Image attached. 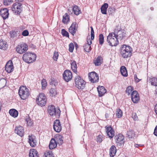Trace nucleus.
Wrapping results in <instances>:
<instances>
[{
    "label": "nucleus",
    "instance_id": "obj_10",
    "mask_svg": "<svg viewBox=\"0 0 157 157\" xmlns=\"http://www.w3.org/2000/svg\"><path fill=\"white\" fill-rule=\"evenodd\" d=\"M28 46L25 43H22L18 45L16 48V51L20 54L25 52L28 50Z\"/></svg>",
    "mask_w": 157,
    "mask_h": 157
},
{
    "label": "nucleus",
    "instance_id": "obj_23",
    "mask_svg": "<svg viewBox=\"0 0 157 157\" xmlns=\"http://www.w3.org/2000/svg\"><path fill=\"white\" fill-rule=\"evenodd\" d=\"M57 144L56 142L55 139L54 138H52L50 142L49 147L50 149H53L57 146Z\"/></svg>",
    "mask_w": 157,
    "mask_h": 157
},
{
    "label": "nucleus",
    "instance_id": "obj_35",
    "mask_svg": "<svg viewBox=\"0 0 157 157\" xmlns=\"http://www.w3.org/2000/svg\"><path fill=\"white\" fill-rule=\"evenodd\" d=\"M84 50L86 52H89L91 50V48L90 45L86 43L83 46Z\"/></svg>",
    "mask_w": 157,
    "mask_h": 157
},
{
    "label": "nucleus",
    "instance_id": "obj_46",
    "mask_svg": "<svg viewBox=\"0 0 157 157\" xmlns=\"http://www.w3.org/2000/svg\"><path fill=\"white\" fill-rule=\"evenodd\" d=\"M114 133L115 131L113 129V128H112V129L109 132V135H108L109 136V137L110 138V139H111L113 138V137L114 136Z\"/></svg>",
    "mask_w": 157,
    "mask_h": 157
},
{
    "label": "nucleus",
    "instance_id": "obj_13",
    "mask_svg": "<svg viewBox=\"0 0 157 157\" xmlns=\"http://www.w3.org/2000/svg\"><path fill=\"white\" fill-rule=\"evenodd\" d=\"M124 136L121 133L116 134L114 137L116 142L121 145L124 143Z\"/></svg>",
    "mask_w": 157,
    "mask_h": 157
},
{
    "label": "nucleus",
    "instance_id": "obj_36",
    "mask_svg": "<svg viewBox=\"0 0 157 157\" xmlns=\"http://www.w3.org/2000/svg\"><path fill=\"white\" fill-rule=\"evenodd\" d=\"M6 80L4 78L0 79V89L4 87L6 84Z\"/></svg>",
    "mask_w": 157,
    "mask_h": 157
},
{
    "label": "nucleus",
    "instance_id": "obj_40",
    "mask_svg": "<svg viewBox=\"0 0 157 157\" xmlns=\"http://www.w3.org/2000/svg\"><path fill=\"white\" fill-rule=\"evenodd\" d=\"M99 43L100 45H102L103 44L104 42V37L102 34H100L99 35Z\"/></svg>",
    "mask_w": 157,
    "mask_h": 157
},
{
    "label": "nucleus",
    "instance_id": "obj_16",
    "mask_svg": "<svg viewBox=\"0 0 157 157\" xmlns=\"http://www.w3.org/2000/svg\"><path fill=\"white\" fill-rule=\"evenodd\" d=\"M5 68L6 71L8 73H10L13 71L14 67L11 60H10L7 62Z\"/></svg>",
    "mask_w": 157,
    "mask_h": 157
},
{
    "label": "nucleus",
    "instance_id": "obj_14",
    "mask_svg": "<svg viewBox=\"0 0 157 157\" xmlns=\"http://www.w3.org/2000/svg\"><path fill=\"white\" fill-rule=\"evenodd\" d=\"M131 98L134 103H137L140 99V97L138 92L136 90L133 91L131 94Z\"/></svg>",
    "mask_w": 157,
    "mask_h": 157
},
{
    "label": "nucleus",
    "instance_id": "obj_53",
    "mask_svg": "<svg viewBox=\"0 0 157 157\" xmlns=\"http://www.w3.org/2000/svg\"><path fill=\"white\" fill-rule=\"evenodd\" d=\"M13 2V0H4V4L6 6L11 4Z\"/></svg>",
    "mask_w": 157,
    "mask_h": 157
},
{
    "label": "nucleus",
    "instance_id": "obj_64",
    "mask_svg": "<svg viewBox=\"0 0 157 157\" xmlns=\"http://www.w3.org/2000/svg\"><path fill=\"white\" fill-rule=\"evenodd\" d=\"M23 1V0H15V1L16 2H22Z\"/></svg>",
    "mask_w": 157,
    "mask_h": 157
},
{
    "label": "nucleus",
    "instance_id": "obj_2",
    "mask_svg": "<svg viewBox=\"0 0 157 157\" xmlns=\"http://www.w3.org/2000/svg\"><path fill=\"white\" fill-rule=\"evenodd\" d=\"M19 95L20 98L22 100L27 99L30 95L29 89L26 86H21L18 90Z\"/></svg>",
    "mask_w": 157,
    "mask_h": 157
},
{
    "label": "nucleus",
    "instance_id": "obj_8",
    "mask_svg": "<svg viewBox=\"0 0 157 157\" xmlns=\"http://www.w3.org/2000/svg\"><path fill=\"white\" fill-rule=\"evenodd\" d=\"M113 33L114 36H115V38L117 37L118 39L121 40H122L126 37L125 31L124 29H121V28L119 29H115Z\"/></svg>",
    "mask_w": 157,
    "mask_h": 157
},
{
    "label": "nucleus",
    "instance_id": "obj_52",
    "mask_svg": "<svg viewBox=\"0 0 157 157\" xmlns=\"http://www.w3.org/2000/svg\"><path fill=\"white\" fill-rule=\"evenodd\" d=\"M108 12L110 14H112L115 12V9L113 7H109L108 9Z\"/></svg>",
    "mask_w": 157,
    "mask_h": 157
},
{
    "label": "nucleus",
    "instance_id": "obj_44",
    "mask_svg": "<svg viewBox=\"0 0 157 157\" xmlns=\"http://www.w3.org/2000/svg\"><path fill=\"white\" fill-rule=\"evenodd\" d=\"M61 33L63 36H66L68 38L69 37V33L67 32L65 29H63L61 30Z\"/></svg>",
    "mask_w": 157,
    "mask_h": 157
},
{
    "label": "nucleus",
    "instance_id": "obj_56",
    "mask_svg": "<svg viewBox=\"0 0 157 157\" xmlns=\"http://www.w3.org/2000/svg\"><path fill=\"white\" fill-rule=\"evenodd\" d=\"M29 35V32L28 30H25L22 33V35L23 36H27Z\"/></svg>",
    "mask_w": 157,
    "mask_h": 157
},
{
    "label": "nucleus",
    "instance_id": "obj_47",
    "mask_svg": "<svg viewBox=\"0 0 157 157\" xmlns=\"http://www.w3.org/2000/svg\"><path fill=\"white\" fill-rule=\"evenodd\" d=\"M10 33L11 37L12 38H14L15 37H16L17 36V34L20 33V32L13 31L11 32Z\"/></svg>",
    "mask_w": 157,
    "mask_h": 157
},
{
    "label": "nucleus",
    "instance_id": "obj_62",
    "mask_svg": "<svg viewBox=\"0 0 157 157\" xmlns=\"http://www.w3.org/2000/svg\"><path fill=\"white\" fill-rule=\"evenodd\" d=\"M19 29L22 31L25 29V27L24 25H21L19 27Z\"/></svg>",
    "mask_w": 157,
    "mask_h": 157
},
{
    "label": "nucleus",
    "instance_id": "obj_29",
    "mask_svg": "<svg viewBox=\"0 0 157 157\" xmlns=\"http://www.w3.org/2000/svg\"><path fill=\"white\" fill-rule=\"evenodd\" d=\"M71 67L72 70L75 72H77V65L76 63V62L74 60H71Z\"/></svg>",
    "mask_w": 157,
    "mask_h": 157
},
{
    "label": "nucleus",
    "instance_id": "obj_22",
    "mask_svg": "<svg viewBox=\"0 0 157 157\" xmlns=\"http://www.w3.org/2000/svg\"><path fill=\"white\" fill-rule=\"evenodd\" d=\"M63 138L62 135L58 134H56L55 136V140L57 144L59 145H62L63 143V140L62 139Z\"/></svg>",
    "mask_w": 157,
    "mask_h": 157
},
{
    "label": "nucleus",
    "instance_id": "obj_37",
    "mask_svg": "<svg viewBox=\"0 0 157 157\" xmlns=\"http://www.w3.org/2000/svg\"><path fill=\"white\" fill-rule=\"evenodd\" d=\"M26 117V118H25V120L27 122V125L29 126H32L33 124V121L31 120L29 116Z\"/></svg>",
    "mask_w": 157,
    "mask_h": 157
},
{
    "label": "nucleus",
    "instance_id": "obj_11",
    "mask_svg": "<svg viewBox=\"0 0 157 157\" xmlns=\"http://www.w3.org/2000/svg\"><path fill=\"white\" fill-rule=\"evenodd\" d=\"M89 79L93 83H96L99 80V77L98 74L95 72H92L88 74Z\"/></svg>",
    "mask_w": 157,
    "mask_h": 157
},
{
    "label": "nucleus",
    "instance_id": "obj_33",
    "mask_svg": "<svg viewBox=\"0 0 157 157\" xmlns=\"http://www.w3.org/2000/svg\"><path fill=\"white\" fill-rule=\"evenodd\" d=\"M72 11L74 12V13L76 15H78L81 13V10L79 9V8L77 6H73L72 8Z\"/></svg>",
    "mask_w": 157,
    "mask_h": 157
},
{
    "label": "nucleus",
    "instance_id": "obj_34",
    "mask_svg": "<svg viewBox=\"0 0 157 157\" xmlns=\"http://www.w3.org/2000/svg\"><path fill=\"white\" fill-rule=\"evenodd\" d=\"M102 59V57L101 56H98L97 57L95 60H94V63L96 66H100L101 63V60Z\"/></svg>",
    "mask_w": 157,
    "mask_h": 157
},
{
    "label": "nucleus",
    "instance_id": "obj_54",
    "mask_svg": "<svg viewBox=\"0 0 157 157\" xmlns=\"http://www.w3.org/2000/svg\"><path fill=\"white\" fill-rule=\"evenodd\" d=\"M58 56L59 55L58 52L55 51L54 52V55L53 56V58L55 61H57L58 57Z\"/></svg>",
    "mask_w": 157,
    "mask_h": 157
},
{
    "label": "nucleus",
    "instance_id": "obj_5",
    "mask_svg": "<svg viewBox=\"0 0 157 157\" xmlns=\"http://www.w3.org/2000/svg\"><path fill=\"white\" fill-rule=\"evenodd\" d=\"M47 99L45 94L43 93L39 94L36 98V102L37 104L41 106H45L46 105Z\"/></svg>",
    "mask_w": 157,
    "mask_h": 157
},
{
    "label": "nucleus",
    "instance_id": "obj_58",
    "mask_svg": "<svg viewBox=\"0 0 157 157\" xmlns=\"http://www.w3.org/2000/svg\"><path fill=\"white\" fill-rule=\"evenodd\" d=\"M134 79L135 82L136 83L138 82L141 80L138 78L136 74L134 76Z\"/></svg>",
    "mask_w": 157,
    "mask_h": 157
},
{
    "label": "nucleus",
    "instance_id": "obj_51",
    "mask_svg": "<svg viewBox=\"0 0 157 157\" xmlns=\"http://www.w3.org/2000/svg\"><path fill=\"white\" fill-rule=\"evenodd\" d=\"M91 28V40H93L94 38V29L92 26L90 27Z\"/></svg>",
    "mask_w": 157,
    "mask_h": 157
},
{
    "label": "nucleus",
    "instance_id": "obj_24",
    "mask_svg": "<svg viewBox=\"0 0 157 157\" xmlns=\"http://www.w3.org/2000/svg\"><path fill=\"white\" fill-rule=\"evenodd\" d=\"M127 137L128 138H133L135 136V132L132 130H129L126 133Z\"/></svg>",
    "mask_w": 157,
    "mask_h": 157
},
{
    "label": "nucleus",
    "instance_id": "obj_45",
    "mask_svg": "<svg viewBox=\"0 0 157 157\" xmlns=\"http://www.w3.org/2000/svg\"><path fill=\"white\" fill-rule=\"evenodd\" d=\"M41 84L42 85V89H44L47 86V82L45 79H43L41 82Z\"/></svg>",
    "mask_w": 157,
    "mask_h": 157
},
{
    "label": "nucleus",
    "instance_id": "obj_28",
    "mask_svg": "<svg viewBox=\"0 0 157 157\" xmlns=\"http://www.w3.org/2000/svg\"><path fill=\"white\" fill-rule=\"evenodd\" d=\"M120 71L122 75L124 77L128 76V73L126 67L124 66H122L120 68Z\"/></svg>",
    "mask_w": 157,
    "mask_h": 157
},
{
    "label": "nucleus",
    "instance_id": "obj_25",
    "mask_svg": "<svg viewBox=\"0 0 157 157\" xmlns=\"http://www.w3.org/2000/svg\"><path fill=\"white\" fill-rule=\"evenodd\" d=\"M108 3H105L101 6V10L102 14H107V9L108 7Z\"/></svg>",
    "mask_w": 157,
    "mask_h": 157
},
{
    "label": "nucleus",
    "instance_id": "obj_17",
    "mask_svg": "<svg viewBox=\"0 0 157 157\" xmlns=\"http://www.w3.org/2000/svg\"><path fill=\"white\" fill-rule=\"evenodd\" d=\"M78 24L75 22H73L69 29V32L73 36H74L75 33L77 30V28Z\"/></svg>",
    "mask_w": 157,
    "mask_h": 157
},
{
    "label": "nucleus",
    "instance_id": "obj_18",
    "mask_svg": "<svg viewBox=\"0 0 157 157\" xmlns=\"http://www.w3.org/2000/svg\"><path fill=\"white\" fill-rule=\"evenodd\" d=\"M15 132L21 137H22L24 134V128L21 126L16 127L15 130Z\"/></svg>",
    "mask_w": 157,
    "mask_h": 157
},
{
    "label": "nucleus",
    "instance_id": "obj_26",
    "mask_svg": "<svg viewBox=\"0 0 157 157\" xmlns=\"http://www.w3.org/2000/svg\"><path fill=\"white\" fill-rule=\"evenodd\" d=\"M116 148L114 145H112L109 150V155L111 157H113L115 155L116 152Z\"/></svg>",
    "mask_w": 157,
    "mask_h": 157
},
{
    "label": "nucleus",
    "instance_id": "obj_1",
    "mask_svg": "<svg viewBox=\"0 0 157 157\" xmlns=\"http://www.w3.org/2000/svg\"><path fill=\"white\" fill-rule=\"evenodd\" d=\"M132 48L128 45L123 44L121 48L120 54L124 58L130 57L132 55Z\"/></svg>",
    "mask_w": 157,
    "mask_h": 157
},
{
    "label": "nucleus",
    "instance_id": "obj_39",
    "mask_svg": "<svg viewBox=\"0 0 157 157\" xmlns=\"http://www.w3.org/2000/svg\"><path fill=\"white\" fill-rule=\"evenodd\" d=\"M45 157H54L52 151L50 150L46 151L44 153Z\"/></svg>",
    "mask_w": 157,
    "mask_h": 157
},
{
    "label": "nucleus",
    "instance_id": "obj_31",
    "mask_svg": "<svg viewBox=\"0 0 157 157\" xmlns=\"http://www.w3.org/2000/svg\"><path fill=\"white\" fill-rule=\"evenodd\" d=\"M8 45L5 41L0 40V48L6 50L8 47Z\"/></svg>",
    "mask_w": 157,
    "mask_h": 157
},
{
    "label": "nucleus",
    "instance_id": "obj_38",
    "mask_svg": "<svg viewBox=\"0 0 157 157\" xmlns=\"http://www.w3.org/2000/svg\"><path fill=\"white\" fill-rule=\"evenodd\" d=\"M149 80L151 82L152 85L157 86V78L155 77H153L151 78H149Z\"/></svg>",
    "mask_w": 157,
    "mask_h": 157
},
{
    "label": "nucleus",
    "instance_id": "obj_42",
    "mask_svg": "<svg viewBox=\"0 0 157 157\" xmlns=\"http://www.w3.org/2000/svg\"><path fill=\"white\" fill-rule=\"evenodd\" d=\"M116 113V115L118 118H120L122 116V111L119 108L117 109Z\"/></svg>",
    "mask_w": 157,
    "mask_h": 157
},
{
    "label": "nucleus",
    "instance_id": "obj_61",
    "mask_svg": "<svg viewBox=\"0 0 157 157\" xmlns=\"http://www.w3.org/2000/svg\"><path fill=\"white\" fill-rule=\"evenodd\" d=\"M29 47L33 49H35L36 48V46L32 44H30L29 45Z\"/></svg>",
    "mask_w": 157,
    "mask_h": 157
},
{
    "label": "nucleus",
    "instance_id": "obj_63",
    "mask_svg": "<svg viewBox=\"0 0 157 157\" xmlns=\"http://www.w3.org/2000/svg\"><path fill=\"white\" fill-rule=\"evenodd\" d=\"M109 114L107 113H106L105 114V117L106 118H109Z\"/></svg>",
    "mask_w": 157,
    "mask_h": 157
},
{
    "label": "nucleus",
    "instance_id": "obj_59",
    "mask_svg": "<svg viewBox=\"0 0 157 157\" xmlns=\"http://www.w3.org/2000/svg\"><path fill=\"white\" fill-rule=\"evenodd\" d=\"M88 36L87 37V43H86L91 45V44H92V41L90 39V37H89V38H88Z\"/></svg>",
    "mask_w": 157,
    "mask_h": 157
},
{
    "label": "nucleus",
    "instance_id": "obj_32",
    "mask_svg": "<svg viewBox=\"0 0 157 157\" xmlns=\"http://www.w3.org/2000/svg\"><path fill=\"white\" fill-rule=\"evenodd\" d=\"M29 157H38V153L35 149L31 150L29 153Z\"/></svg>",
    "mask_w": 157,
    "mask_h": 157
},
{
    "label": "nucleus",
    "instance_id": "obj_9",
    "mask_svg": "<svg viewBox=\"0 0 157 157\" xmlns=\"http://www.w3.org/2000/svg\"><path fill=\"white\" fill-rule=\"evenodd\" d=\"M22 6L21 4L16 2L11 7V9L13 11H15V13L17 14H20L22 10Z\"/></svg>",
    "mask_w": 157,
    "mask_h": 157
},
{
    "label": "nucleus",
    "instance_id": "obj_3",
    "mask_svg": "<svg viewBox=\"0 0 157 157\" xmlns=\"http://www.w3.org/2000/svg\"><path fill=\"white\" fill-rule=\"evenodd\" d=\"M36 54L28 52L24 54L22 59L24 61L27 63H30L34 62L36 60Z\"/></svg>",
    "mask_w": 157,
    "mask_h": 157
},
{
    "label": "nucleus",
    "instance_id": "obj_4",
    "mask_svg": "<svg viewBox=\"0 0 157 157\" xmlns=\"http://www.w3.org/2000/svg\"><path fill=\"white\" fill-rule=\"evenodd\" d=\"M114 34L113 33H110L107 36V41L111 47L116 46L119 44L118 38H115L114 36Z\"/></svg>",
    "mask_w": 157,
    "mask_h": 157
},
{
    "label": "nucleus",
    "instance_id": "obj_49",
    "mask_svg": "<svg viewBox=\"0 0 157 157\" xmlns=\"http://www.w3.org/2000/svg\"><path fill=\"white\" fill-rule=\"evenodd\" d=\"M103 138V137L101 135H98L97 137V142H98L99 143H100L102 141Z\"/></svg>",
    "mask_w": 157,
    "mask_h": 157
},
{
    "label": "nucleus",
    "instance_id": "obj_60",
    "mask_svg": "<svg viewBox=\"0 0 157 157\" xmlns=\"http://www.w3.org/2000/svg\"><path fill=\"white\" fill-rule=\"evenodd\" d=\"M153 133L154 135L157 136V126L155 127Z\"/></svg>",
    "mask_w": 157,
    "mask_h": 157
},
{
    "label": "nucleus",
    "instance_id": "obj_57",
    "mask_svg": "<svg viewBox=\"0 0 157 157\" xmlns=\"http://www.w3.org/2000/svg\"><path fill=\"white\" fill-rule=\"evenodd\" d=\"M132 117L134 120H137L138 119V117L136 115V114L135 113H132Z\"/></svg>",
    "mask_w": 157,
    "mask_h": 157
},
{
    "label": "nucleus",
    "instance_id": "obj_19",
    "mask_svg": "<svg viewBox=\"0 0 157 157\" xmlns=\"http://www.w3.org/2000/svg\"><path fill=\"white\" fill-rule=\"evenodd\" d=\"M8 11V9L6 8L1 9L0 10V15L2 17L4 20L8 17L9 15Z\"/></svg>",
    "mask_w": 157,
    "mask_h": 157
},
{
    "label": "nucleus",
    "instance_id": "obj_27",
    "mask_svg": "<svg viewBox=\"0 0 157 157\" xmlns=\"http://www.w3.org/2000/svg\"><path fill=\"white\" fill-rule=\"evenodd\" d=\"M62 22L65 24H66L70 21V16L67 13H65L63 17Z\"/></svg>",
    "mask_w": 157,
    "mask_h": 157
},
{
    "label": "nucleus",
    "instance_id": "obj_48",
    "mask_svg": "<svg viewBox=\"0 0 157 157\" xmlns=\"http://www.w3.org/2000/svg\"><path fill=\"white\" fill-rule=\"evenodd\" d=\"M69 50L70 52H72L74 48V45L72 43H70L69 44Z\"/></svg>",
    "mask_w": 157,
    "mask_h": 157
},
{
    "label": "nucleus",
    "instance_id": "obj_21",
    "mask_svg": "<svg viewBox=\"0 0 157 157\" xmlns=\"http://www.w3.org/2000/svg\"><path fill=\"white\" fill-rule=\"evenodd\" d=\"M97 88L98 93V96L100 97L103 96L106 92V90L103 86H98Z\"/></svg>",
    "mask_w": 157,
    "mask_h": 157
},
{
    "label": "nucleus",
    "instance_id": "obj_50",
    "mask_svg": "<svg viewBox=\"0 0 157 157\" xmlns=\"http://www.w3.org/2000/svg\"><path fill=\"white\" fill-rule=\"evenodd\" d=\"M105 132L107 134V136L109 135V132L113 128L111 127V126H109L108 127L105 126Z\"/></svg>",
    "mask_w": 157,
    "mask_h": 157
},
{
    "label": "nucleus",
    "instance_id": "obj_55",
    "mask_svg": "<svg viewBox=\"0 0 157 157\" xmlns=\"http://www.w3.org/2000/svg\"><path fill=\"white\" fill-rule=\"evenodd\" d=\"M51 84L54 85L55 86L57 85L58 84V82L56 80L54 79V78L51 79V81L50 82Z\"/></svg>",
    "mask_w": 157,
    "mask_h": 157
},
{
    "label": "nucleus",
    "instance_id": "obj_30",
    "mask_svg": "<svg viewBox=\"0 0 157 157\" xmlns=\"http://www.w3.org/2000/svg\"><path fill=\"white\" fill-rule=\"evenodd\" d=\"M10 115L13 117H17L18 115V112L17 110L15 109H11L9 111Z\"/></svg>",
    "mask_w": 157,
    "mask_h": 157
},
{
    "label": "nucleus",
    "instance_id": "obj_15",
    "mask_svg": "<svg viewBox=\"0 0 157 157\" xmlns=\"http://www.w3.org/2000/svg\"><path fill=\"white\" fill-rule=\"evenodd\" d=\"M54 130L57 132H60L62 130V127L59 120L56 119L54 121L53 125Z\"/></svg>",
    "mask_w": 157,
    "mask_h": 157
},
{
    "label": "nucleus",
    "instance_id": "obj_6",
    "mask_svg": "<svg viewBox=\"0 0 157 157\" xmlns=\"http://www.w3.org/2000/svg\"><path fill=\"white\" fill-rule=\"evenodd\" d=\"M48 111L51 116H56V117L57 118L59 117L60 111L59 109L56 110L55 106L54 105H52L48 107Z\"/></svg>",
    "mask_w": 157,
    "mask_h": 157
},
{
    "label": "nucleus",
    "instance_id": "obj_7",
    "mask_svg": "<svg viewBox=\"0 0 157 157\" xmlns=\"http://www.w3.org/2000/svg\"><path fill=\"white\" fill-rule=\"evenodd\" d=\"M75 82V86L78 89L83 90L84 88L86 82L80 76H78L76 77Z\"/></svg>",
    "mask_w": 157,
    "mask_h": 157
},
{
    "label": "nucleus",
    "instance_id": "obj_12",
    "mask_svg": "<svg viewBox=\"0 0 157 157\" xmlns=\"http://www.w3.org/2000/svg\"><path fill=\"white\" fill-rule=\"evenodd\" d=\"M72 77V73L69 70H66L63 74V78L66 82L71 80Z\"/></svg>",
    "mask_w": 157,
    "mask_h": 157
},
{
    "label": "nucleus",
    "instance_id": "obj_20",
    "mask_svg": "<svg viewBox=\"0 0 157 157\" xmlns=\"http://www.w3.org/2000/svg\"><path fill=\"white\" fill-rule=\"evenodd\" d=\"M28 142L30 145L33 147H35L36 145V137L33 135L29 136Z\"/></svg>",
    "mask_w": 157,
    "mask_h": 157
},
{
    "label": "nucleus",
    "instance_id": "obj_43",
    "mask_svg": "<svg viewBox=\"0 0 157 157\" xmlns=\"http://www.w3.org/2000/svg\"><path fill=\"white\" fill-rule=\"evenodd\" d=\"M50 93L52 95V96H55L58 93L56 89L51 88L50 91Z\"/></svg>",
    "mask_w": 157,
    "mask_h": 157
},
{
    "label": "nucleus",
    "instance_id": "obj_41",
    "mask_svg": "<svg viewBox=\"0 0 157 157\" xmlns=\"http://www.w3.org/2000/svg\"><path fill=\"white\" fill-rule=\"evenodd\" d=\"M133 90V88L132 86H128L125 90L126 92L128 94V95L131 94V93Z\"/></svg>",
    "mask_w": 157,
    "mask_h": 157
}]
</instances>
